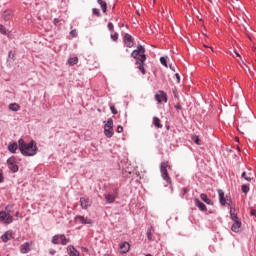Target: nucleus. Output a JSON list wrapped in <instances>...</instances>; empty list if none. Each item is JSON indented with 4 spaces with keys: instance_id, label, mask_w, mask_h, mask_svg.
<instances>
[{
    "instance_id": "f257e3e1",
    "label": "nucleus",
    "mask_w": 256,
    "mask_h": 256,
    "mask_svg": "<svg viewBox=\"0 0 256 256\" xmlns=\"http://www.w3.org/2000/svg\"><path fill=\"white\" fill-rule=\"evenodd\" d=\"M131 57L136 59L135 65H137V69L145 75L147 71L145 70V62L147 61V56L145 55V47L139 45L136 50H133L131 53Z\"/></svg>"
},
{
    "instance_id": "f03ea898",
    "label": "nucleus",
    "mask_w": 256,
    "mask_h": 256,
    "mask_svg": "<svg viewBox=\"0 0 256 256\" xmlns=\"http://www.w3.org/2000/svg\"><path fill=\"white\" fill-rule=\"evenodd\" d=\"M18 145L19 151L25 157H33V155H37V144L35 143V141L32 140L31 142L26 143L25 140L19 139Z\"/></svg>"
},
{
    "instance_id": "7ed1b4c3",
    "label": "nucleus",
    "mask_w": 256,
    "mask_h": 256,
    "mask_svg": "<svg viewBox=\"0 0 256 256\" xmlns=\"http://www.w3.org/2000/svg\"><path fill=\"white\" fill-rule=\"evenodd\" d=\"M167 167H169V163L161 162L160 171H161L162 178L164 179V181L171 183V177H169V172L167 171Z\"/></svg>"
},
{
    "instance_id": "20e7f679",
    "label": "nucleus",
    "mask_w": 256,
    "mask_h": 256,
    "mask_svg": "<svg viewBox=\"0 0 256 256\" xmlns=\"http://www.w3.org/2000/svg\"><path fill=\"white\" fill-rule=\"evenodd\" d=\"M113 119H108L104 126V135L108 138L113 137Z\"/></svg>"
},
{
    "instance_id": "39448f33",
    "label": "nucleus",
    "mask_w": 256,
    "mask_h": 256,
    "mask_svg": "<svg viewBox=\"0 0 256 256\" xmlns=\"http://www.w3.org/2000/svg\"><path fill=\"white\" fill-rule=\"evenodd\" d=\"M218 196L221 205H231V197L225 196L223 190L218 189Z\"/></svg>"
},
{
    "instance_id": "423d86ee",
    "label": "nucleus",
    "mask_w": 256,
    "mask_h": 256,
    "mask_svg": "<svg viewBox=\"0 0 256 256\" xmlns=\"http://www.w3.org/2000/svg\"><path fill=\"white\" fill-rule=\"evenodd\" d=\"M0 221L6 225H10V223H13V216H11V214L7 213L6 211H1Z\"/></svg>"
},
{
    "instance_id": "0eeeda50",
    "label": "nucleus",
    "mask_w": 256,
    "mask_h": 256,
    "mask_svg": "<svg viewBox=\"0 0 256 256\" xmlns=\"http://www.w3.org/2000/svg\"><path fill=\"white\" fill-rule=\"evenodd\" d=\"M123 41L125 47H128L129 49H131V47L135 45V39H133V36H131V34L126 33L123 37Z\"/></svg>"
},
{
    "instance_id": "6e6552de",
    "label": "nucleus",
    "mask_w": 256,
    "mask_h": 256,
    "mask_svg": "<svg viewBox=\"0 0 256 256\" xmlns=\"http://www.w3.org/2000/svg\"><path fill=\"white\" fill-rule=\"evenodd\" d=\"M92 202L89 197H81L80 198V207L84 210H87L88 207H91Z\"/></svg>"
},
{
    "instance_id": "1a4fd4ad",
    "label": "nucleus",
    "mask_w": 256,
    "mask_h": 256,
    "mask_svg": "<svg viewBox=\"0 0 256 256\" xmlns=\"http://www.w3.org/2000/svg\"><path fill=\"white\" fill-rule=\"evenodd\" d=\"M75 221H78L79 223H82L83 225H91V223H93V220L87 219L84 216H76Z\"/></svg>"
},
{
    "instance_id": "9d476101",
    "label": "nucleus",
    "mask_w": 256,
    "mask_h": 256,
    "mask_svg": "<svg viewBox=\"0 0 256 256\" xmlns=\"http://www.w3.org/2000/svg\"><path fill=\"white\" fill-rule=\"evenodd\" d=\"M249 129H251V123L244 121L240 124L238 131H241V133H243L244 131H249Z\"/></svg>"
},
{
    "instance_id": "9b49d317",
    "label": "nucleus",
    "mask_w": 256,
    "mask_h": 256,
    "mask_svg": "<svg viewBox=\"0 0 256 256\" xmlns=\"http://www.w3.org/2000/svg\"><path fill=\"white\" fill-rule=\"evenodd\" d=\"M106 203H115V199L117 198V191L113 194H106L104 195Z\"/></svg>"
},
{
    "instance_id": "f8f14e48",
    "label": "nucleus",
    "mask_w": 256,
    "mask_h": 256,
    "mask_svg": "<svg viewBox=\"0 0 256 256\" xmlns=\"http://www.w3.org/2000/svg\"><path fill=\"white\" fill-rule=\"evenodd\" d=\"M31 251V244L29 242H25L24 244L21 245L20 247V253L22 254H27Z\"/></svg>"
},
{
    "instance_id": "ddd939ff",
    "label": "nucleus",
    "mask_w": 256,
    "mask_h": 256,
    "mask_svg": "<svg viewBox=\"0 0 256 256\" xmlns=\"http://www.w3.org/2000/svg\"><path fill=\"white\" fill-rule=\"evenodd\" d=\"M120 253H129V249H131V245L128 242H123L119 246Z\"/></svg>"
},
{
    "instance_id": "4468645a",
    "label": "nucleus",
    "mask_w": 256,
    "mask_h": 256,
    "mask_svg": "<svg viewBox=\"0 0 256 256\" xmlns=\"http://www.w3.org/2000/svg\"><path fill=\"white\" fill-rule=\"evenodd\" d=\"M11 17H13V11L12 10H5L2 13V19H4V21H10Z\"/></svg>"
},
{
    "instance_id": "2eb2a0df",
    "label": "nucleus",
    "mask_w": 256,
    "mask_h": 256,
    "mask_svg": "<svg viewBox=\"0 0 256 256\" xmlns=\"http://www.w3.org/2000/svg\"><path fill=\"white\" fill-rule=\"evenodd\" d=\"M194 203H195L196 207H198V209H200V211H207V206H205L203 204V202H201V200H199V198L194 199Z\"/></svg>"
},
{
    "instance_id": "dca6fc26",
    "label": "nucleus",
    "mask_w": 256,
    "mask_h": 256,
    "mask_svg": "<svg viewBox=\"0 0 256 256\" xmlns=\"http://www.w3.org/2000/svg\"><path fill=\"white\" fill-rule=\"evenodd\" d=\"M13 238V232L7 231L5 234L2 235L3 243H7V241H11Z\"/></svg>"
},
{
    "instance_id": "f3484780",
    "label": "nucleus",
    "mask_w": 256,
    "mask_h": 256,
    "mask_svg": "<svg viewBox=\"0 0 256 256\" xmlns=\"http://www.w3.org/2000/svg\"><path fill=\"white\" fill-rule=\"evenodd\" d=\"M239 229H241V222L239 220H236L231 227V231H233L234 233H239Z\"/></svg>"
},
{
    "instance_id": "a211bd4d",
    "label": "nucleus",
    "mask_w": 256,
    "mask_h": 256,
    "mask_svg": "<svg viewBox=\"0 0 256 256\" xmlns=\"http://www.w3.org/2000/svg\"><path fill=\"white\" fill-rule=\"evenodd\" d=\"M67 253L70 256H79V251H77V249H75V247H73V246L67 247Z\"/></svg>"
},
{
    "instance_id": "6ab92c4d",
    "label": "nucleus",
    "mask_w": 256,
    "mask_h": 256,
    "mask_svg": "<svg viewBox=\"0 0 256 256\" xmlns=\"http://www.w3.org/2000/svg\"><path fill=\"white\" fill-rule=\"evenodd\" d=\"M17 149H19V145L17 144V142L8 145V151H10V153H15Z\"/></svg>"
},
{
    "instance_id": "aec40b11",
    "label": "nucleus",
    "mask_w": 256,
    "mask_h": 256,
    "mask_svg": "<svg viewBox=\"0 0 256 256\" xmlns=\"http://www.w3.org/2000/svg\"><path fill=\"white\" fill-rule=\"evenodd\" d=\"M78 63L79 58L77 56L68 59V64L70 65V67H73V65H77Z\"/></svg>"
},
{
    "instance_id": "412c9836",
    "label": "nucleus",
    "mask_w": 256,
    "mask_h": 256,
    "mask_svg": "<svg viewBox=\"0 0 256 256\" xmlns=\"http://www.w3.org/2000/svg\"><path fill=\"white\" fill-rule=\"evenodd\" d=\"M153 125L156 126L158 129L163 128V124H161V119H159L158 117L153 118Z\"/></svg>"
},
{
    "instance_id": "4be33fe9",
    "label": "nucleus",
    "mask_w": 256,
    "mask_h": 256,
    "mask_svg": "<svg viewBox=\"0 0 256 256\" xmlns=\"http://www.w3.org/2000/svg\"><path fill=\"white\" fill-rule=\"evenodd\" d=\"M230 217L232 221H239V217H237V213H235V208L230 207Z\"/></svg>"
},
{
    "instance_id": "5701e85b",
    "label": "nucleus",
    "mask_w": 256,
    "mask_h": 256,
    "mask_svg": "<svg viewBox=\"0 0 256 256\" xmlns=\"http://www.w3.org/2000/svg\"><path fill=\"white\" fill-rule=\"evenodd\" d=\"M97 3L100 5L103 13H107V2L103 0H97Z\"/></svg>"
},
{
    "instance_id": "b1692460",
    "label": "nucleus",
    "mask_w": 256,
    "mask_h": 256,
    "mask_svg": "<svg viewBox=\"0 0 256 256\" xmlns=\"http://www.w3.org/2000/svg\"><path fill=\"white\" fill-rule=\"evenodd\" d=\"M200 199L204 201V203H206L207 205H211V199L207 197V194L205 193L200 194Z\"/></svg>"
},
{
    "instance_id": "393cba45",
    "label": "nucleus",
    "mask_w": 256,
    "mask_h": 256,
    "mask_svg": "<svg viewBox=\"0 0 256 256\" xmlns=\"http://www.w3.org/2000/svg\"><path fill=\"white\" fill-rule=\"evenodd\" d=\"M9 109L10 111H19L21 107L17 103H12L9 105Z\"/></svg>"
},
{
    "instance_id": "a878e982",
    "label": "nucleus",
    "mask_w": 256,
    "mask_h": 256,
    "mask_svg": "<svg viewBox=\"0 0 256 256\" xmlns=\"http://www.w3.org/2000/svg\"><path fill=\"white\" fill-rule=\"evenodd\" d=\"M8 168L12 173H17V171H19V166H17V164H10Z\"/></svg>"
},
{
    "instance_id": "bb28decb",
    "label": "nucleus",
    "mask_w": 256,
    "mask_h": 256,
    "mask_svg": "<svg viewBox=\"0 0 256 256\" xmlns=\"http://www.w3.org/2000/svg\"><path fill=\"white\" fill-rule=\"evenodd\" d=\"M60 241L61 245H67V243H69V239H67L64 234L60 235Z\"/></svg>"
},
{
    "instance_id": "cd10ccee",
    "label": "nucleus",
    "mask_w": 256,
    "mask_h": 256,
    "mask_svg": "<svg viewBox=\"0 0 256 256\" xmlns=\"http://www.w3.org/2000/svg\"><path fill=\"white\" fill-rule=\"evenodd\" d=\"M59 239H61L59 235H54V236L52 237V243H53V245H59Z\"/></svg>"
},
{
    "instance_id": "c85d7f7f",
    "label": "nucleus",
    "mask_w": 256,
    "mask_h": 256,
    "mask_svg": "<svg viewBox=\"0 0 256 256\" xmlns=\"http://www.w3.org/2000/svg\"><path fill=\"white\" fill-rule=\"evenodd\" d=\"M0 33L1 35H7L8 33L7 28L3 24H0Z\"/></svg>"
},
{
    "instance_id": "c756f323",
    "label": "nucleus",
    "mask_w": 256,
    "mask_h": 256,
    "mask_svg": "<svg viewBox=\"0 0 256 256\" xmlns=\"http://www.w3.org/2000/svg\"><path fill=\"white\" fill-rule=\"evenodd\" d=\"M15 163H17V160L15 159V157H10L8 160H7V165H15Z\"/></svg>"
},
{
    "instance_id": "7c9ffc66",
    "label": "nucleus",
    "mask_w": 256,
    "mask_h": 256,
    "mask_svg": "<svg viewBox=\"0 0 256 256\" xmlns=\"http://www.w3.org/2000/svg\"><path fill=\"white\" fill-rule=\"evenodd\" d=\"M92 13L93 15H96V17H101V11L99 10V8H93Z\"/></svg>"
},
{
    "instance_id": "2f4dec72",
    "label": "nucleus",
    "mask_w": 256,
    "mask_h": 256,
    "mask_svg": "<svg viewBox=\"0 0 256 256\" xmlns=\"http://www.w3.org/2000/svg\"><path fill=\"white\" fill-rule=\"evenodd\" d=\"M157 103H167V97H156Z\"/></svg>"
},
{
    "instance_id": "473e14b6",
    "label": "nucleus",
    "mask_w": 256,
    "mask_h": 256,
    "mask_svg": "<svg viewBox=\"0 0 256 256\" xmlns=\"http://www.w3.org/2000/svg\"><path fill=\"white\" fill-rule=\"evenodd\" d=\"M146 235H147V239H148L149 241H153V232H151V229H148V230H147Z\"/></svg>"
},
{
    "instance_id": "72a5a7b5",
    "label": "nucleus",
    "mask_w": 256,
    "mask_h": 256,
    "mask_svg": "<svg viewBox=\"0 0 256 256\" xmlns=\"http://www.w3.org/2000/svg\"><path fill=\"white\" fill-rule=\"evenodd\" d=\"M192 141H194L196 145H201V140L199 139V136H193Z\"/></svg>"
},
{
    "instance_id": "f704fd0d",
    "label": "nucleus",
    "mask_w": 256,
    "mask_h": 256,
    "mask_svg": "<svg viewBox=\"0 0 256 256\" xmlns=\"http://www.w3.org/2000/svg\"><path fill=\"white\" fill-rule=\"evenodd\" d=\"M107 27H108V30L111 31V33H113V31H115V26L113 25L112 22H109Z\"/></svg>"
},
{
    "instance_id": "c9c22d12",
    "label": "nucleus",
    "mask_w": 256,
    "mask_h": 256,
    "mask_svg": "<svg viewBox=\"0 0 256 256\" xmlns=\"http://www.w3.org/2000/svg\"><path fill=\"white\" fill-rule=\"evenodd\" d=\"M8 57H9V59H11L12 61H15V52H13L12 50H10L9 53H8Z\"/></svg>"
},
{
    "instance_id": "e433bc0d",
    "label": "nucleus",
    "mask_w": 256,
    "mask_h": 256,
    "mask_svg": "<svg viewBox=\"0 0 256 256\" xmlns=\"http://www.w3.org/2000/svg\"><path fill=\"white\" fill-rule=\"evenodd\" d=\"M111 39L112 41H117V39H119V34L117 32H115L114 34H111Z\"/></svg>"
},
{
    "instance_id": "4c0bfd02",
    "label": "nucleus",
    "mask_w": 256,
    "mask_h": 256,
    "mask_svg": "<svg viewBox=\"0 0 256 256\" xmlns=\"http://www.w3.org/2000/svg\"><path fill=\"white\" fill-rule=\"evenodd\" d=\"M160 63H161L162 65H164V67H167V58L161 57V58H160Z\"/></svg>"
},
{
    "instance_id": "58836bf2",
    "label": "nucleus",
    "mask_w": 256,
    "mask_h": 256,
    "mask_svg": "<svg viewBox=\"0 0 256 256\" xmlns=\"http://www.w3.org/2000/svg\"><path fill=\"white\" fill-rule=\"evenodd\" d=\"M160 94H155L154 97H167L164 91H159Z\"/></svg>"
},
{
    "instance_id": "ea45409f",
    "label": "nucleus",
    "mask_w": 256,
    "mask_h": 256,
    "mask_svg": "<svg viewBox=\"0 0 256 256\" xmlns=\"http://www.w3.org/2000/svg\"><path fill=\"white\" fill-rule=\"evenodd\" d=\"M242 193H249V186L242 185Z\"/></svg>"
},
{
    "instance_id": "a19ab883",
    "label": "nucleus",
    "mask_w": 256,
    "mask_h": 256,
    "mask_svg": "<svg viewBox=\"0 0 256 256\" xmlns=\"http://www.w3.org/2000/svg\"><path fill=\"white\" fill-rule=\"evenodd\" d=\"M242 178L245 179L246 181H251V177L247 176L246 172L242 173Z\"/></svg>"
},
{
    "instance_id": "79ce46f5",
    "label": "nucleus",
    "mask_w": 256,
    "mask_h": 256,
    "mask_svg": "<svg viewBox=\"0 0 256 256\" xmlns=\"http://www.w3.org/2000/svg\"><path fill=\"white\" fill-rule=\"evenodd\" d=\"M110 110L113 113V115H117V109L115 108V106H111Z\"/></svg>"
},
{
    "instance_id": "37998d69",
    "label": "nucleus",
    "mask_w": 256,
    "mask_h": 256,
    "mask_svg": "<svg viewBox=\"0 0 256 256\" xmlns=\"http://www.w3.org/2000/svg\"><path fill=\"white\" fill-rule=\"evenodd\" d=\"M70 35L71 37H77V30H71Z\"/></svg>"
},
{
    "instance_id": "c03bdc74",
    "label": "nucleus",
    "mask_w": 256,
    "mask_h": 256,
    "mask_svg": "<svg viewBox=\"0 0 256 256\" xmlns=\"http://www.w3.org/2000/svg\"><path fill=\"white\" fill-rule=\"evenodd\" d=\"M117 133H123V126L119 125L116 129Z\"/></svg>"
},
{
    "instance_id": "a18cd8bd",
    "label": "nucleus",
    "mask_w": 256,
    "mask_h": 256,
    "mask_svg": "<svg viewBox=\"0 0 256 256\" xmlns=\"http://www.w3.org/2000/svg\"><path fill=\"white\" fill-rule=\"evenodd\" d=\"M55 253H56L55 249H53V248L49 249V254L50 255H55Z\"/></svg>"
},
{
    "instance_id": "49530a36",
    "label": "nucleus",
    "mask_w": 256,
    "mask_h": 256,
    "mask_svg": "<svg viewBox=\"0 0 256 256\" xmlns=\"http://www.w3.org/2000/svg\"><path fill=\"white\" fill-rule=\"evenodd\" d=\"M175 77H176V79H177V81H178V83H179V81H181V76H179V73H176V74H175Z\"/></svg>"
},
{
    "instance_id": "de8ad7c7",
    "label": "nucleus",
    "mask_w": 256,
    "mask_h": 256,
    "mask_svg": "<svg viewBox=\"0 0 256 256\" xmlns=\"http://www.w3.org/2000/svg\"><path fill=\"white\" fill-rule=\"evenodd\" d=\"M250 213H251V215H252L253 217H256V210H253V209H252V210L250 211Z\"/></svg>"
},
{
    "instance_id": "09e8293b",
    "label": "nucleus",
    "mask_w": 256,
    "mask_h": 256,
    "mask_svg": "<svg viewBox=\"0 0 256 256\" xmlns=\"http://www.w3.org/2000/svg\"><path fill=\"white\" fill-rule=\"evenodd\" d=\"M59 22H60L59 18H54V24L55 25L59 24Z\"/></svg>"
},
{
    "instance_id": "8fccbe9b",
    "label": "nucleus",
    "mask_w": 256,
    "mask_h": 256,
    "mask_svg": "<svg viewBox=\"0 0 256 256\" xmlns=\"http://www.w3.org/2000/svg\"><path fill=\"white\" fill-rule=\"evenodd\" d=\"M0 183H3V173H0Z\"/></svg>"
},
{
    "instance_id": "3c124183",
    "label": "nucleus",
    "mask_w": 256,
    "mask_h": 256,
    "mask_svg": "<svg viewBox=\"0 0 256 256\" xmlns=\"http://www.w3.org/2000/svg\"><path fill=\"white\" fill-rule=\"evenodd\" d=\"M174 97H177V89L173 90Z\"/></svg>"
},
{
    "instance_id": "603ef678",
    "label": "nucleus",
    "mask_w": 256,
    "mask_h": 256,
    "mask_svg": "<svg viewBox=\"0 0 256 256\" xmlns=\"http://www.w3.org/2000/svg\"><path fill=\"white\" fill-rule=\"evenodd\" d=\"M170 69H171L172 71H175V66H173V65L170 64Z\"/></svg>"
},
{
    "instance_id": "864d4df0",
    "label": "nucleus",
    "mask_w": 256,
    "mask_h": 256,
    "mask_svg": "<svg viewBox=\"0 0 256 256\" xmlns=\"http://www.w3.org/2000/svg\"><path fill=\"white\" fill-rule=\"evenodd\" d=\"M15 216H16V217H19V212H16Z\"/></svg>"
},
{
    "instance_id": "5fc2aeb1",
    "label": "nucleus",
    "mask_w": 256,
    "mask_h": 256,
    "mask_svg": "<svg viewBox=\"0 0 256 256\" xmlns=\"http://www.w3.org/2000/svg\"><path fill=\"white\" fill-rule=\"evenodd\" d=\"M177 109H181V106L178 105V106H177Z\"/></svg>"
},
{
    "instance_id": "6e6d98bb",
    "label": "nucleus",
    "mask_w": 256,
    "mask_h": 256,
    "mask_svg": "<svg viewBox=\"0 0 256 256\" xmlns=\"http://www.w3.org/2000/svg\"><path fill=\"white\" fill-rule=\"evenodd\" d=\"M236 141H239V138H238V137H236Z\"/></svg>"
},
{
    "instance_id": "4d7b16f0",
    "label": "nucleus",
    "mask_w": 256,
    "mask_h": 256,
    "mask_svg": "<svg viewBox=\"0 0 256 256\" xmlns=\"http://www.w3.org/2000/svg\"><path fill=\"white\" fill-rule=\"evenodd\" d=\"M146 256H151V254H147Z\"/></svg>"
}]
</instances>
